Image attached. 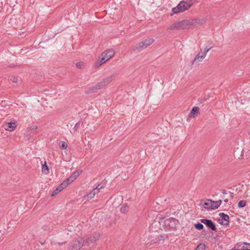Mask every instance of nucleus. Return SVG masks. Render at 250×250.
Masks as SVG:
<instances>
[{
	"label": "nucleus",
	"instance_id": "nucleus-28",
	"mask_svg": "<svg viewBox=\"0 0 250 250\" xmlns=\"http://www.w3.org/2000/svg\"><path fill=\"white\" fill-rule=\"evenodd\" d=\"M60 191H59V190L57 188H56V189H55L53 192L52 193V194H51V196H54L55 195H56V194H57L58 193H59Z\"/></svg>",
	"mask_w": 250,
	"mask_h": 250
},
{
	"label": "nucleus",
	"instance_id": "nucleus-18",
	"mask_svg": "<svg viewBox=\"0 0 250 250\" xmlns=\"http://www.w3.org/2000/svg\"><path fill=\"white\" fill-rule=\"evenodd\" d=\"M67 182H65L64 181L62 184H61L57 188L59 190V191L61 192L63 189L65 188L67 186H68V184L66 183Z\"/></svg>",
	"mask_w": 250,
	"mask_h": 250
},
{
	"label": "nucleus",
	"instance_id": "nucleus-13",
	"mask_svg": "<svg viewBox=\"0 0 250 250\" xmlns=\"http://www.w3.org/2000/svg\"><path fill=\"white\" fill-rule=\"evenodd\" d=\"M182 30L180 21L175 22L170 24L167 29V30Z\"/></svg>",
	"mask_w": 250,
	"mask_h": 250
},
{
	"label": "nucleus",
	"instance_id": "nucleus-4",
	"mask_svg": "<svg viewBox=\"0 0 250 250\" xmlns=\"http://www.w3.org/2000/svg\"><path fill=\"white\" fill-rule=\"evenodd\" d=\"M83 245V238L78 236L70 243L68 249L69 250H78Z\"/></svg>",
	"mask_w": 250,
	"mask_h": 250
},
{
	"label": "nucleus",
	"instance_id": "nucleus-8",
	"mask_svg": "<svg viewBox=\"0 0 250 250\" xmlns=\"http://www.w3.org/2000/svg\"><path fill=\"white\" fill-rule=\"evenodd\" d=\"M201 222L202 223L204 224L207 227L210 229L212 230H216V227L214 224L211 220L207 219H201Z\"/></svg>",
	"mask_w": 250,
	"mask_h": 250
},
{
	"label": "nucleus",
	"instance_id": "nucleus-34",
	"mask_svg": "<svg viewBox=\"0 0 250 250\" xmlns=\"http://www.w3.org/2000/svg\"><path fill=\"white\" fill-rule=\"evenodd\" d=\"M37 128V126H33L31 128H30L29 129H32V130H36Z\"/></svg>",
	"mask_w": 250,
	"mask_h": 250
},
{
	"label": "nucleus",
	"instance_id": "nucleus-5",
	"mask_svg": "<svg viewBox=\"0 0 250 250\" xmlns=\"http://www.w3.org/2000/svg\"><path fill=\"white\" fill-rule=\"evenodd\" d=\"M154 42V40L153 39L149 38L148 39H146L143 41L142 42L137 43L135 46L134 50L141 51L148 46L150 45Z\"/></svg>",
	"mask_w": 250,
	"mask_h": 250
},
{
	"label": "nucleus",
	"instance_id": "nucleus-36",
	"mask_svg": "<svg viewBox=\"0 0 250 250\" xmlns=\"http://www.w3.org/2000/svg\"><path fill=\"white\" fill-rule=\"evenodd\" d=\"M158 240L156 239V240H152L151 241V243H155L158 242Z\"/></svg>",
	"mask_w": 250,
	"mask_h": 250
},
{
	"label": "nucleus",
	"instance_id": "nucleus-30",
	"mask_svg": "<svg viewBox=\"0 0 250 250\" xmlns=\"http://www.w3.org/2000/svg\"><path fill=\"white\" fill-rule=\"evenodd\" d=\"M79 123H76L73 128V130L74 132L76 131L78 129V128H79Z\"/></svg>",
	"mask_w": 250,
	"mask_h": 250
},
{
	"label": "nucleus",
	"instance_id": "nucleus-9",
	"mask_svg": "<svg viewBox=\"0 0 250 250\" xmlns=\"http://www.w3.org/2000/svg\"><path fill=\"white\" fill-rule=\"evenodd\" d=\"M3 126L5 130L12 131L16 128L17 125L15 122H6L3 124Z\"/></svg>",
	"mask_w": 250,
	"mask_h": 250
},
{
	"label": "nucleus",
	"instance_id": "nucleus-12",
	"mask_svg": "<svg viewBox=\"0 0 250 250\" xmlns=\"http://www.w3.org/2000/svg\"><path fill=\"white\" fill-rule=\"evenodd\" d=\"M103 86H104L103 83L100 82L98 83H97V84H96L95 86L89 88L86 91V93H92V92H95L101 88Z\"/></svg>",
	"mask_w": 250,
	"mask_h": 250
},
{
	"label": "nucleus",
	"instance_id": "nucleus-11",
	"mask_svg": "<svg viewBox=\"0 0 250 250\" xmlns=\"http://www.w3.org/2000/svg\"><path fill=\"white\" fill-rule=\"evenodd\" d=\"M248 244L245 242L243 243H237L232 249V250H248Z\"/></svg>",
	"mask_w": 250,
	"mask_h": 250
},
{
	"label": "nucleus",
	"instance_id": "nucleus-23",
	"mask_svg": "<svg viewBox=\"0 0 250 250\" xmlns=\"http://www.w3.org/2000/svg\"><path fill=\"white\" fill-rule=\"evenodd\" d=\"M246 202L244 200H241L238 202V207L241 208H243L246 206Z\"/></svg>",
	"mask_w": 250,
	"mask_h": 250
},
{
	"label": "nucleus",
	"instance_id": "nucleus-39",
	"mask_svg": "<svg viewBox=\"0 0 250 250\" xmlns=\"http://www.w3.org/2000/svg\"><path fill=\"white\" fill-rule=\"evenodd\" d=\"M224 202L226 203H227L228 202H229V200L228 199H225L224 200Z\"/></svg>",
	"mask_w": 250,
	"mask_h": 250
},
{
	"label": "nucleus",
	"instance_id": "nucleus-26",
	"mask_svg": "<svg viewBox=\"0 0 250 250\" xmlns=\"http://www.w3.org/2000/svg\"><path fill=\"white\" fill-rule=\"evenodd\" d=\"M61 147L63 149H66L67 146V144L65 142H61Z\"/></svg>",
	"mask_w": 250,
	"mask_h": 250
},
{
	"label": "nucleus",
	"instance_id": "nucleus-32",
	"mask_svg": "<svg viewBox=\"0 0 250 250\" xmlns=\"http://www.w3.org/2000/svg\"><path fill=\"white\" fill-rule=\"evenodd\" d=\"M92 191H95V194L96 195L99 192L100 190H98L96 188H95L93 189Z\"/></svg>",
	"mask_w": 250,
	"mask_h": 250
},
{
	"label": "nucleus",
	"instance_id": "nucleus-17",
	"mask_svg": "<svg viewBox=\"0 0 250 250\" xmlns=\"http://www.w3.org/2000/svg\"><path fill=\"white\" fill-rule=\"evenodd\" d=\"M42 169L43 173L45 174H47L49 173V170L48 166L46 165L45 161L44 162V164L42 165Z\"/></svg>",
	"mask_w": 250,
	"mask_h": 250
},
{
	"label": "nucleus",
	"instance_id": "nucleus-1",
	"mask_svg": "<svg viewBox=\"0 0 250 250\" xmlns=\"http://www.w3.org/2000/svg\"><path fill=\"white\" fill-rule=\"evenodd\" d=\"M182 30L192 29L197 27L206 22L205 19H188L180 21Z\"/></svg>",
	"mask_w": 250,
	"mask_h": 250
},
{
	"label": "nucleus",
	"instance_id": "nucleus-24",
	"mask_svg": "<svg viewBox=\"0 0 250 250\" xmlns=\"http://www.w3.org/2000/svg\"><path fill=\"white\" fill-rule=\"evenodd\" d=\"M95 196V191H91L87 195V198L88 199H91Z\"/></svg>",
	"mask_w": 250,
	"mask_h": 250
},
{
	"label": "nucleus",
	"instance_id": "nucleus-19",
	"mask_svg": "<svg viewBox=\"0 0 250 250\" xmlns=\"http://www.w3.org/2000/svg\"><path fill=\"white\" fill-rule=\"evenodd\" d=\"M75 180V178L71 175L69 176V177L67 179H66L65 181V182H67L66 183L68 184V185H69L70 184H71L72 182H73Z\"/></svg>",
	"mask_w": 250,
	"mask_h": 250
},
{
	"label": "nucleus",
	"instance_id": "nucleus-16",
	"mask_svg": "<svg viewBox=\"0 0 250 250\" xmlns=\"http://www.w3.org/2000/svg\"><path fill=\"white\" fill-rule=\"evenodd\" d=\"M199 108L198 107H197V106L194 107L192 109V110H191V112H190V114L189 115V117L190 118L194 117V115L196 113H197L199 112Z\"/></svg>",
	"mask_w": 250,
	"mask_h": 250
},
{
	"label": "nucleus",
	"instance_id": "nucleus-38",
	"mask_svg": "<svg viewBox=\"0 0 250 250\" xmlns=\"http://www.w3.org/2000/svg\"><path fill=\"white\" fill-rule=\"evenodd\" d=\"M169 222L171 223V221H170V220H168V219H167V220H166L165 221V223H166V224L168 223H169Z\"/></svg>",
	"mask_w": 250,
	"mask_h": 250
},
{
	"label": "nucleus",
	"instance_id": "nucleus-14",
	"mask_svg": "<svg viewBox=\"0 0 250 250\" xmlns=\"http://www.w3.org/2000/svg\"><path fill=\"white\" fill-rule=\"evenodd\" d=\"M211 202V205L210 206V209H215L218 208L221 205L222 201L221 199L217 201H214L212 200H209Z\"/></svg>",
	"mask_w": 250,
	"mask_h": 250
},
{
	"label": "nucleus",
	"instance_id": "nucleus-15",
	"mask_svg": "<svg viewBox=\"0 0 250 250\" xmlns=\"http://www.w3.org/2000/svg\"><path fill=\"white\" fill-rule=\"evenodd\" d=\"M114 77L115 76L114 75H111V76L104 79L101 82L103 83V85H104V86L105 85L109 83H110L111 82H112V81L114 78Z\"/></svg>",
	"mask_w": 250,
	"mask_h": 250
},
{
	"label": "nucleus",
	"instance_id": "nucleus-21",
	"mask_svg": "<svg viewBox=\"0 0 250 250\" xmlns=\"http://www.w3.org/2000/svg\"><path fill=\"white\" fill-rule=\"evenodd\" d=\"M82 172V170H78L75 171L72 175L75 178V179L80 175Z\"/></svg>",
	"mask_w": 250,
	"mask_h": 250
},
{
	"label": "nucleus",
	"instance_id": "nucleus-33",
	"mask_svg": "<svg viewBox=\"0 0 250 250\" xmlns=\"http://www.w3.org/2000/svg\"><path fill=\"white\" fill-rule=\"evenodd\" d=\"M95 188H96L98 190H100L103 188V187L101 186V185H98Z\"/></svg>",
	"mask_w": 250,
	"mask_h": 250
},
{
	"label": "nucleus",
	"instance_id": "nucleus-3",
	"mask_svg": "<svg viewBox=\"0 0 250 250\" xmlns=\"http://www.w3.org/2000/svg\"><path fill=\"white\" fill-rule=\"evenodd\" d=\"M115 54L113 49H110L104 51L101 55L98 58L97 63L95 66L98 67L102 64L105 63L107 61L111 59Z\"/></svg>",
	"mask_w": 250,
	"mask_h": 250
},
{
	"label": "nucleus",
	"instance_id": "nucleus-35",
	"mask_svg": "<svg viewBox=\"0 0 250 250\" xmlns=\"http://www.w3.org/2000/svg\"><path fill=\"white\" fill-rule=\"evenodd\" d=\"M222 191V193L223 194H227V191L225 189H223L221 190Z\"/></svg>",
	"mask_w": 250,
	"mask_h": 250
},
{
	"label": "nucleus",
	"instance_id": "nucleus-6",
	"mask_svg": "<svg viewBox=\"0 0 250 250\" xmlns=\"http://www.w3.org/2000/svg\"><path fill=\"white\" fill-rule=\"evenodd\" d=\"M100 235L98 233H94L92 234L85 236L83 238L84 245H88L96 241L99 238Z\"/></svg>",
	"mask_w": 250,
	"mask_h": 250
},
{
	"label": "nucleus",
	"instance_id": "nucleus-2",
	"mask_svg": "<svg viewBox=\"0 0 250 250\" xmlns=\"http://www.w3.org/2000/svg\"><path fill=\"white\" fill-rule=\"evenodd\" d=\"M196 2V0H182L176 7L172 8V11L174 14L183 12L189 9Z\"/></svg>",
	"mask_w": 250,
	"mask_h": 250
},
{
	"label": "nucleus",
	"instance_id": "nucleus-22",
	"mask_svg": "<svg viewBox=\"0 0 250 250\" xmlns=\"http://www.w3.org/2000/svg\"><path fill=\"white\" fill-rule=\"evenodd\" d=\"M128 208V206L125 205L121 207L120 208V211L122 213H125L127 211Z\"/></svg>",
	"mask_w": 250,
	"mask_h": 250
},
{
	"label": "nucleus",
	"instance_id": "nucleus-10",
	"mask_svg": "<svg viewBox=\"0 0 250 250\" xmlns=\"http://www.w3.org/2000/svg\"><path fill=\"white\" fill-rule=\"evenodd\" d=\"M219 216L222 218V220H219L220 224L223 225H228L229 223V216L224 213H220Z\"/></svg>",
	"mask_w": 250,
	"mask_h": 250
},
{
	"label": "nucleus",
	"instance_id": "nucleus-25",
	"mask_svg": "<svg viewBox=\"0 0 250 250\" xmlns=\"http://www.w3.org/2000/svg\"><path fill=\"white\" fill-rule=\"evenodd\" d=\"M203 225L201 223H198L195 225V228L198 230H201L203 229Z\"/></svg>",
	"mask_w": 250,
	"mask_h": 250
},
{
	"label": "nucleus",
	"instance_id": "nucleus-41",
	"mask_svg": "<svg viewBox=\"0 0 250 250\" xmlns=\"http://www.w3.org/2000/svg\"><path fill=\"white\" fill-rule=\"evenodd\" d=\"M151 244H152V243H151L150 245H149V244H148V243H147V244H146V246H148V245H149V246H150V245H151Z\"/></svg>",
	"mask_w": 250,
	"mask_h": 250
},
{
	"label": "nucleus",
	"instance_id": "nucleus-42",
	"mask_svg": "<svg viewBox=\"0 0 250 250\" xmlns=\"http://www.w3.org/2000/svg\"><path fill=\"white\" fill-rule=\"evenodd\" d=\"M207 49H205L204 51H207Z\"/></svg>",
	"mask_w": 250,
	"mask_h": 250
},
{
	"label": "nucleus",
	"instance_id": "nucleus-27",
	"mask_svg": "<svg viewBox=\"0 0 250 250\" xmlns=\"http://www.w3.org/2000/svg\"><path fill=\"white\" fill-rule=\"evenodd\" d=\"M210 205H211V202L210 203L206 202L204 204L203 207L205 208H210Z\"/></svg>",
	"mask_w": 250,
	"mask_h": 250
},
{
	"label": "nucleus",
	"instance_id": "nucleus-20",
	"mask_svg": "<svg viewBox=\"0 0 250 250\" xmlns=\"http://www.w3.org/2000/svg\"><path fill=\"white\" fill-rule=\"evenodd\" d=\"M206 248V245L204 244H200L196 248L195 250H205Z\"/></svg>",
	"mask_w": 250,
	"mask_h": 250
},
{
	"label": "nucleus",
	"instance_id": "nucleus-29",
	"mask_svg": "<svg viewBox=\"0 0 250 250\" xmlns=\"http://www.w3.org/2000/svg\"><path fill=\"white\" fill-rule=\"evenodd\" d=\"M83 65V64L82 62H79L76 64V67L78 68H81Z\"/></svg>",
	"mask_w": 250,
	"mask_h": 250
},
{
	"label": "nucleus",
	"instance_id": "nucleus-7",
	"mask_svg": "<svg viewBox=\"0 0 250 250\" xmlns=\"http://www.w3.org/2000/svg\"><path fill=\"white\" fill-rule=\"evenodd\" d=\"M212 48V46L210 47L207 50V51H204L202 54L201 55L200 53H198L194 58V59L192 62V65H194V64H198L200 62L203 61V60L205 59V57L207 55V53L208 51Z\"/></svg>",
	"mask_w": 250,
	"mask_h": 250
},
{
	"label": "nucleus",
	"instance_id": "nucleus-40",
	"mask_svg": "<svg viewBox=\"0 0 250 250\" xmlns=\"http://www.w3.org/2000/svg\"><path fill=\"white\" fill-rule=\"evenodd\" d=\"M248 245L249 246V247H248V250H250V244H248Z\"/></svg>",
	"mask_w": 250,
	"mask_h": 250
},
{
	"label": "nucleus",
	"instance_id": "nucleus-31",
	"mask_svg": "<svg viewBox=\"0 0 250 250\" xmlns=\"http://www.w3.org/2000/svg\"><path fill=\"white\" fill-rule=\"evenodd\" d=\"M11 80L13 83H17L18 81V78L15 77H12Z\"/></svg>",
	"mask_w": 250,
	"mask_h": 250
},
{
	"label": "nucleus",
	"instance_id": "nucleus-37",
	"mask_svg": "<svg viewBox=\"0 0 250 250\" xmlns=\"http://www.w3.org/2000/svg\"><path fill=\"white\" fill-rule=\"evenodd\" d=\"M230 197L231 198H233L234 196H233V193L232 192H230Z\"/></svg>",
	"mask_w": 250,
	"mask_h": 250
}]
</instances>
